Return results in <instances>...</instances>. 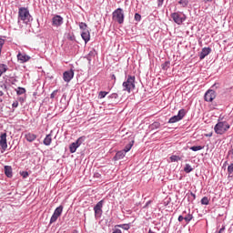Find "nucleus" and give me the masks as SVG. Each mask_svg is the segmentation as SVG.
I'll list each match as a JSON object with an SVG mask.
<instances>
[{"label":"nucleus","mask_w":233,"mask_h":233,"mask_svg":"<svg viewBox=\"0 0 233 233\" xmlns=\"http://www.w3.org/2000/svg\"><path fill=\"white\" fill-rule=\"evenodd\" d=\"M191 196L194 198V199H196V194L191 193Z\"/></svg>","instance_id":"09e8293b"},{"label":"nucleus","mask_w":233,"mask_h":233,"mask_svg":"<svg viewBox=\"0 0 233 233\" xmlns=\"http://www.w3.org/2000/svg\"><path fill=\"white\" fill-rule=\"evenodd\" d=\"M17 59L18 61H21V63H26L27 61H30V56L25 53H18Z\"/></svg>","instance_id":"4468645a"},{"label":"nucleus","mask_w":233,"mask_h":233,"mask_svg":"<svg viewBox=\"0 0 233 233\" xmlns=\"http://www.w3.org/2000/svg\"><path fill=\"white\" fill-rule=\"evenodd\" d=\"M229 129H230V124H228V122L227 121H220L217 123L214 127L215 132L219 136H223V134L228 132Z\"/></svg>","instance_id":"f257e3e1"},{"label":"nucleus","mask_w":233,"mask_h":233,"mask_svg":"<svg viewBox=\"0 0 233 233\" xmlns=\"http://www.w3.org/2000/svg\"><path fill=\"white\" fill-rule=\"evenodd\" d=\"M53 26H61L63 25V18L61 15H55L52 19Z\"/></svg>","instance_id":"ddd939ff"},{"label":"nucleus","mask_w":233,"mask_h":233,"mask_svg":"<svg viewBox=\"0 0 233 233\" xmlns=\"http://www.w3.org/2000/svg\"><path fill=\"white\" fill-rule=\"evenodd\" d=\"M214 0H203V2L205 3V4H207V3H212Z\"/></svg>","instance_id":"a18cd8bd"},{"label":"nucleus","mask_w":233,"mask_h":233,"mask_svg":"<svg viewBox=\"0 0 233 233\" xmlns=\"http://www.w3.org/2000/svg\"><path fill=\"white\" fill-rule=\"evenodd\" d=\"M118 227L120 228H124V230H128V228H130V227L127 224H124V225H118Z\"/></svg>","instance_id":"473e14b6"},{"label":"nucleus","mask_w":233,"mask_h":233,"mask_svg":"<svg viewBox=\"0 0 233 233\" xmlns=\"http://www.w3.org/2000/svg\"><path fill=\"white\" fill-rule=\"evenodd\" d=\"M20 174H21V176H22L24 178L28 177V172H26V171L20 172Z\"/></svg>","instance_id":"f704fd0d"},{"label":"nucleus","mask_w":233,"mask_h":233,"mask_svg":"<svg viewBox=\"0 0 233 233\" xmlns=\"http://www.w3.org/2000/svg\"><path fill=\"white\" fill-rule=\"evenodd\" d=\"M4 45H5V39L0 38V48H3Z\"/></svg>","instance_id":"ea45409f"},{"label":"nucleus","mask_w":233,"mask_h":233,"mask_svg":"<svg viewBox=\"0 0 233 233\" xmlns=\"http://www.w3.org/2000/svg\"><path fill=\"white\" fill-rule=\"evenodd\" d=\"M125 154H127V153L125 152L124 149L116 152V154L115 156V159H123V157H125Z\"/></svg>","instance_id":"aec40b11"},{"label":"nucleus","mask_w":233,"mask_h":233,"mask_svg":"<svg viewBox=\"0 0 233 233\" xmlns=\"http://www.w3.org/2000/svg\"><path fill=\"white\" fill-rule=\"evenodd\" d=\"M210 52H212V49H210V47L202 48V51L199 54V59H205V56H208Z\"/></svg>","instance_id":"2eb2a0df"},{"label":"nucleus","mask_w":233,"mask_h":233,"mask_svg":"<svg viewBox=\"0 0 233 233\" xmlns=\"http://www.w3.org/2000/svg\"><path fill=\"white\" fill-rule=\"evenodd\" d=\"M113 21H116L118 25H123L125 23V13L121 8H117L112 14Z\"/></svg>","instance_id":"20e7f679"},{"label":"nucleus","mask_w":233,"mask_h":233,"mask_svg":"<svg viewBox=\"0 0 233 233\" xmlns=\"http://www.w3.org/2000/svg\"><path fill=\"white\" fill-rule=\"evenodd\" d=\"M110 97H111V99H117V97H118L117 93L111 94Z\"/></svg>","instance_id":"e433bc0d"},{"label":"nucleus","mask_w":233,"mask_h":233,"mask_svg":"<svg viewBox=\"0 0 233 233\" xmlns=\"http://www.w3.org/2000/svg\"><path fill=\"white\" fill-rule=\"evenodd\" d=\"M79 28L80 30H82V32L88 31V25H86V23L84 22L79 23Z\"/></svg>","instance_id":"412c9836"},{"label":"nucleus","mask_w":233,"mask_h":233,"mask_svg":"<svg viewBox=\"0 0 233 233\" xmlns=\"http://www.w3.org/2000/svg\"><path fill=\"white\" fill-rule=\"evenodd\" d=\"M171 18L177 25H183V22H185V20L187 19V17H185V15H181L179 13L171 14Z\"/></svg>","instance_id":"0eeeda50"},{"label":"nucleus","mask_w":233,"mask_h":233,"mask_svg":"<svg viewBox=\"0 0 233 233\" xmlns=\"http://www.w3.org/2000/svg\"><path fill=\"white\" fill-rule=\"evenodd\" d=\"M154 125H155V127H157V125H159V124L158 123H155Z\"/></svg>","instance_id":"603ef678"},{"label":"nucleus","mask_w":233,"mask_h":233,"mask_svg":"<svg viewBox=\"0 0 233 233\" xmlns=\"http://www.w3.org/2000/svg\"><path fill=\"white\" fill-rule=\"evenodd\" d=\"M178 4H179V5H188V0H180V1L178 2Z\"/></svg>","instance_id":"c9c22d12"},{"label":"nucleus","mask_w":233,"mask_h":233,"mask_svg":"<svg viewBox=\"0 0 233 233\" xmlns=\"http://www.w3.org/2000/svg\"><path fill=\"white\" fill-rule=\"evenodd\" d=\"M0 147L3 150L8 148V144L6 142V133H3L0 136Z\"/></svg>","instance_id":"f8f14e48"},{"label":"nucleus","mask_w":233,"mask_h":233,"mask_svg":"<svg viewBox=\"0 0 233 233\" xmlns=\"http://www.w3.org/2000/svg\"><path fill=\"white\" fill-rule=\"evenodd\" d=\"M85 137H80L76 142H73L70 146H69V150L71 154H75L76 150H77V148H79V147H81V145H83V143H85Z\"/></svg>","instance_id":"39448f33"},{"label":"nucleus","mask_w":233,"mask_h":233,"mask_svg":"<svg viewBox=\"0 0 233 233\" xmlns=\"http://www.w3.org/2000/svg\"><path fill=\"white\" fill-rule=\"evenodd\" d=\"M5 174L6 177H12V167L10 166H5Z\"/></svg>","instance_id":"6ab92c4d"},{"label":"nucleus","mask_w":233,"mask_h":233,"mask_svg":"<svg viewBox=\"0 0 233 233\" xmlns=\"http://www.w3.org/2000/svg\"><path fill=\"white\" fill-rule=\"evenodd\" d=\"M81 37L85 43H88L90 41V31H82Z\"/></svg>","instance_id":"f3484780"},{"label":"nucleus","mask_w":233,"mask_h":233,"mask_svg":"<svg viewBox=\"0 0 233 233\" xmlns=\"http://www.w3.org/2000/svg\"><path fill=\"white\" fill-rule=\"evenodd\" d=\"M228 177H233V164H230L228 167Z\"/></svg>","instance_id":"b1692460"},{"label":"nucleus","mask_w":233,"mask_h":233,"mask_svg":"<svg viewBox=\"0 0 233 233\" xmlns=\"http://www.w3.org/2000/svg\"><path fill=\"white\" fill-rule=\"evenodd\" d=\"M25 137L26 141H28L29 143H32L33 141H35V139H37V135L34 133H27L25 135Z\"/></svg>","instance_id":"dca6fc26"},{"label":"nucleus","mask_w":233,"mask_h":233,"mask_svg":"<svg viewBox=\"0 0 233 233\" xmlns=\"http://www.w3.org/2000/svg\"><path fill=\"white\" fill-rule=\"evenodd\" d=\"M6 70H8V67L6 66V65L1 64L0 65V77H1V76H3V74H5V72H6Z\"/></svg>","instance_id":"4be33fe9"},{"label":"nucleus","mask_w":233,"mask_h":233,"mask_svg":"<svg viewBox=\"0 0 233 233\" xmlns=\"http://www.w3.org/2000/svg\"><path fill=\"white\" fill-rule=\"evenodd\" d=\"M56 94H57V91H54V92L51 94V99H54V97H56Z\"/></svg>","instance_id":"79ce46f5"},{"label":"nucleus","mask_w":233,"mask_h":233,"mask_svg":"<svg viewBox=\"0 0 233 233\" xmlns=\"http://www.w3.org/2000/svg\"><path fill=\"white\" fill-rule=\"evenodd\" d=\"M204 99L208 103H212L216 99V91L212 89L208 90L204 96Z\"/></svg>","instance_id":"1a4fd4ad"},{"label":"nucleus","mask_w":233,"mask_h":233,"mask_svg":"<svg viewBox=\"0 0 233 233\" xmlns=\"http://www.w3.org/2000/svg\"><path fill=\"white\" fill-rule=\"evenodd\" d=\"M163 3H165V0H157V6H163Z\"/></svg>","instance_id":"4c0bfd02"},{"label":"nucleus","mask_w":233,"mask_h":233,"mask_svg":"<svg viewBox=\"0 0 233 233\" xmlns=\"http://www.w3.org/2000/svg\"><path fill=\"white\" fill-rule=\"evenodd\" d=\"M135 21H141V15L136 13L135 14Z\"/></svg>","instance_id":"72a5a7b5"},{"label":"nucleus","mask_w":233,"mask_h":233,"mask_svg":"<svg viewBox=\"0 0 233 233\" xmlns=\"http://www.w3.org/2000/svg\"><path fill=\"white\" fill-rule=\"evenodd\" d=\"M190 150H192L193 152H198L199 150H203V147L201 146H193L190 147Z\"/></svg>","instance_id":"bb28decb"},{"label":"nucleus","mask_w":233,"mask_h":233,"mask_svg":"<svg viewBox=\"0 0 233 233\" xmlns=\"http://www.w3.org/2000/svg\"><path fill=\"white\" fill-rule=\"evenodd\" d=\"M192 170H194L192 168V166H190V164H186V166L184 167V172H186V174H190V172H192Z\"/></svg>","instance_id":"5701e85b"},{"label":"nucleus","mask_w":233,"mask_h":233,"mask_svg":"<svg viewBox=\"0 0 233 233\" xmlns=\"http://www.w3.org/2000/svg\"><path fill=\"white\" fill-rule=\"evenodd\" d=\"M218 233H223V232H225V226H223L220 229H219V231H218Z\"/></svg>","instance_id":"37998d69"},{"label":"nucleus","mask_w":233,"mask_h":233,"mask_svg":"<svg viewBox=\"0 0 233 233\" xmlns=\"http://www.w3.org/2000/svg\"><path fill=\"white\" fill-rule=\"evenodd\" d=\"M208 137H212V133L209 135H206Z\"/></svg>","instance_id":"8fccbe9b"},{"label":"nucleus","mask_w":233,"mask_h":233,"mask_svg":"<svg viewBox=\"0 0 233 233\" xmlns=\"http://www.w3.org/2000/svg\"><path fill=\"white\" fill-rule=\"evenodd\" d=\"M170 160H171L172 163H174L176 161L181 160V157H177L176 155H173V156L170 157Z\"/></svg>","instance_id":"c756f323"},{"label":"nucleus","mask_w":233,"mask_h":233,"mask_svg":"<svg viewBox=\"0 0 233 233\" xmlns=\"http://www.w3.org/2000/svg\"><path fill=\"white\" fill-rule=\"evenodd\" d=\"M5 96V93L3 91H0V97Z\"/></svg>","instance_id":"49530a36"},{"label":"nucleus","mask_w":233,"mask_h":233,"mask_svg":"<svg viewBox=\"0 0 233 233\" xmlns=\"http://www.w3.org/2000/svg\"><path fill=\"white\" fill-rule=\"evenodd\" d=\"M107 94H108V92H106V91H101L98 94V96H99L100 99H103V98L106 97Z\"/></svg>","instance_id":"7c9ffc66"},{"label":"nucleus","mask_w":233,"mask_h":233,"mask_svg":"<svg viewBox=\"0 0 233 233\" xmlns=\"http://www.w3.org/2000/svg\"><path fill=\"white\" fill-rule=\"evenodd\" d=\"M122 86L126 92L130 94L132 90L136 89V76H128L127 81L122 84Z\"/></svg>","instance_id":"f03ea898"},{"label":"nucleus","mask_w":233,"mask_h":233,"mask_svg":"<svg viewBox=\"0 0 233 233\" xmlns=\"http://www.w3.org/2000/svg\"><path fill=\"white\" fill-rule=\"evenodd\" d=\"M61 214H63V206H59L55 209L54 214L50 218V224L52 225V223H56V221H57Z\"/></svg>","instance_id":"6e6552de"},{"label":"nucleus","mask_w":233,"mask_h":233,"mask_svg":"<svg viewBox=\"0 0 233 233\" xmlns=\"http://www.w3.org/2000/svg\"><path fill=\"white\" fill-rule=\"evenodd\" d=\"M32 15H30V11L26 7H20L18 9V21H23L24 23H30Z\"/></svg>","instance_id":"7ed1b4c3"},{"label":"nucleus","mask_w":233,"mask_h":233,"mask_svg":"<svg viewBox=\"0 0 233 233\" xmlns=\"http://www.w3.org/2000/svg\"><path fill=\"white\" fill-rule=\"evenodd\" d=\"M183 219L185 220V216L180 215V216L178 217V221L181 222V221H183Z\"/></svg>","instance_id":"a19ab883"},{"label":"nucleus","mask_w":233,"mask_h":233,"mask_svg":"<svg viewBox=\"0 0 233 233\" xmlns=\"http://www.w3.org/2000/svg\"><path fill=\"white\" fill-rule=\"evenodd\" d=\"M163 70H167V68H170V63L167 61L162 65Z\"/></svg>","instance_id":"2f4dec72"},{"label":"nucleus","mask_w":233,"mask_h":233,"mask_svg":"<svg viewBox=\"0 0 233 233\" xmlns=\"http://www.w3.org/2000/svg\"><path fill=\"white\" fill-rule=\"evenodd\" d=\"M4 89L6 90V86H4Z\"/></svg>","instance_id":"5fc2aeb1"},{"label":"nucleus","mask_w":233,"mask_h":233,"mask_svg":"<svg viewBox=\"0 0 233 233\" xmlns=\"http://www.w3.org/2000/svg\"><path fill=\"white\" fill-rule=\"evenodd\" d=\"M200 203L201 205H208L210 203V199H208V197H204L202 198Z\"/></svg>","instance_id":"cd10ccee"},{"label":"nucleus","mask_w":233,"mask_h":233,"mask_svg":"<svg viewBox=\"0 0 233 233\" xmlns=\"http://www.w3.org/2000/svg\"><path fill=\"white\" fill-rule=\"evenodd\" d=\"M73 233H77V230L73 231Z\"/></svg>","instance_id":"6e6d98bb"},{"label":"nucleus","mask_w":233,"mask_h":233,"mask_svg":"<svg viewBox=\"0 0 233 233\" xmlns=\"http://www.w3.org/2000/svg\"><path fill=\"white\" fill-rule=\"evenodd\" d=\"M52 144V135H46V137L44 139V145H46V147H50V145Z\"/></svg>","instance_id":"a211bd4d"},{"label":"nucleus","mask_w":233,"mask_h":233,"mask_svg":"<svg viewBox=\"0 0 233 233\" xmlns=\"http://www.w3.org/2000/svg\"><path fill=\"white\" fill-rule=\"evenodd\" d=\"M132 147H134V141H133L132 143L127 144V145L125 147V148H124L125 152H126V153H127V152H130Z\"/></svg>","instance_id":"a878e982"},{"label":"nucleus","mask_w":233,"mask_h":233,"mask_svg":"<svg viewBox=\"0 0 233 233\" xmlns=\"http://www.w3.org/2000/svg\"><path fill=\"white\" fill-rule=\"evenodd\" d=\"M26 92V89L24 87H18V90L16 91L17 96H23Z\"/></svg>","instance_id":"c85d7f7f"},{"label":"nucleus","mask_w":233,"mask_h":233,"mask_svg":"<svg viewBox=\"0 0 233 233\" xmlns=\"http://www.w3.org/2000/svg\"><path fill=\"white\" fill-rule=\"evenodd\" d=\"M184 218H185L186 223H190V221H192V219L194 218V216H192V214L188 213Z\"/></svg>","instance_id":"393cba45"},{"label":"nucleus","mask_w":233,"mask_h":233,"mask_svg":"<svg viewBox=\"0 0 233 233\" xmlns=\"http://www.w3.org/2000/svg\"><path fill=\"white\" fill-rule=\"evenodd\" d=\"M185 116H187V111H185V109H180L177 116H174L171 118H169L168 123H177L178 121H181V119H183Z\"/></svg>","instance_id":"423d86ee"},{"label":"nucleus","mask_w":233,"mask_h":233,"mask_svg":"<svg viewBox=\"0 0 233 233\" xmlns=\"http://www.w3.org/2000/svg\"><path fill=\"white\" fill-rule=\"evenodd\" d=\"M112 79H114V81H116V75H112Z\"/></svg>","instance_id":"de8ad7c7"},{"label":"nucleus","mask_w":233,"mask_h":233,"mask_svg":"<svg viewBox=\"0 0 233 233\" xmlns=\"http://www.w3.org/2000/svg\"><path fill=\"white\" fill-rule=\"evenodd\" d=\"M2 50H3V47H0V56H1V52H2Z\"/></svg>","instance_id":"3c124183"},{"label":"nucleus","mask_w":233,"mask_h":233,"mask_svg":"<svg viewBox=\"0 0 233 233\" xmlns=\"http://www.w3.org/2000/svg\"><path fill=\"white\" fill-rule=\"evenodd\" d=\"M63 79L66 83H70V81L74 79V69H70L69 71H65L63 74Z\"/></svg>","instance_id":"9b49d317"},{"label":"nucleus","mask_w":233,"mask_h":233,"mask_svg":"<svg viewBox=\"0 0 233 233\" xmlns=\"http://www.w3.org/2000/svg\"><path fill=\"white\" fill-rule=\"evenodd\" d=\"M13 108H17V106H19V102L15 101L12 105Z\"/></svg>","instance_id":"58836bf2"},{"label":"nucleus","mask_w":233,"mask_h":233,"mask_svg":"<svg viewBox=\"0 0 233 233\" xmlns=\"http://www.w3.org/2000/svg\"><path fill=\"white\" fill-rule=\"evenodd\" d=\"M0 103H3V98H0Z\"/></svg>","instance_id":"864d4df0"},{"label":"nucleus","mask_w":233,"mask_h":233,"mask_svg":"<svg viewBox=\"0 0 233 233\" xmlns=\"http://www.w3.org/2000/svg\"><path fill=\"white\" fill-rule=\"evenodd\" d=\"M113 233H123V232H121V229H115V230L113 231Z\"/></svg>","instance_id":"c03bdc74"},{"label":"nucleus","mask_w":233,"mask_h":233,"mask_svg":"<svg viewBox=\"0 0 233 233\" xmlns=\"http://www.w3.org/2000/svg\"><path fill=\"white\" fill-rule=\"evenodd\" d=\"M96 218H101L103 214V200H100L94 208Z\"/></svg>","instance_id":"9d476101"}]
</instances>
